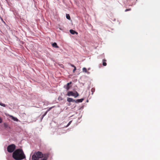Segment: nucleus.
Masks as SVG:
<instances>
[{"label":"nucleus","mask_w":160,"mask_h":160,"mask_svg":"<svg viewBox=\"0 0 160 160\" xmlns=\"http://www.w3.org/2000/svg\"><path fill=\"white\" fill-rule=\"evenodd\" d=\"M12 157L16 160H22L26 158L24 152L21 149L15 150L12 153Z\"/></svg>","instance_id":"f257e3e1"},{"label":"nucleus","mask_w":160,"mask_h":160,"mask_svg":"<svg viewBox=\"0 0 160 160\" xmlns=\"http://www.w3.org/2000/svg\"><path fill=\"white\" fill-rule=\"evenodd\" d=\"M43 155L42 153L39 151L34 153L32 156V160H38L39 158H42Z\"/></svg>","instance_id":"f03ea898"},{"label":"nucleus","mask_w":160,"mask_h":160,"mask_svg":"<svg viewBox=\"0 0 160 160\" xmlns=\"http://www.w3.org/2000/svg\"><path fill=\"white\" fill-rule=\"evenodd\" d=\"M16 148V146L14 144H11L8 146L7 149V151L10 153L13 152Z\"/></svg>","instance_id":"7ed1b4c3"},{"label":"nucleus","mask_w":160,"mask_h":160,"mask_svg":"<svg viewBox=\"0 0 160 160\" xmlns=\"http://www.w3.org/2000/svg\"><path fill=\"white\" fill-rule=\"evenodd\" d=\"M67 95L68 96H73L75 98H76L78 96L79 94L76 91L75 93L72 91H68L67 93Z\"/></svg>","instance_id":"20e7f679"},{"label":"nucleus","mask_w":160,"mask_h":160,"mask_svg":"<svg viewBox=\"0 0 160 160\" xmlns=\"http://www.w3.org/2000/svg\"><path fill=\"white\" fill-rule=\"evenodd\" d=\"M72 83V82H70L69 83H67L66 85H64L63 88L66 89L67 91L68 90L72 87L71 84Z\"/></svg>","instance_id":"39448f33"},{"label":"nucleus","mask_w":160,"mask_h":160,"mask_svg":"<svg viewBox=\"0 0 160 160\" xmlns=\"http://www.w3.org/2000/svg\"><path fill=\"white\" fill-rule=\"evenodd\" d=\"M67 101L69 102H75V100L73 99V98H67Z\"/></svg>","instance_id":"423d86ee"},{"label":"nucleus","mask_w":160,"mask_h":160,"mask_svg":"<svg viewBox=\"0 0 160 160\" xmlns=\"http://www.w3.org/2000/svg\"><path fill=\"white\" fill-rule=\"evenodd\" d=\"M84 100L83 98H81L80 99H78L76 100H75V102L76 103L82 102Z\"/></svg>","instance_id":"0eeeda50"},{"label":"nucleus","mask_w":160,"mask_h":160,"mask_svg":"<svg viewBox=\"0 0 160 160\" xmlns=\"http://www.w3.org/2000/svg\"><path fill=\"white\" fill-rule=\"evenodd\" d=\"M70 32L71 34L73 35L74 34H78V33L77 32H76L75 31L72 29L70 30Z\"/></svg>","instance_id":"6e6552de"},{"label":"nucleus","mask_w":160,"mask_h":160,"mask_svg":"<svg viewBox=\"0 0 160 160\" xmlns=\"http://www.w3.org/2000/svg\"><path fill=\"white\" fill-rule=\"evenodd\" d=\"M53 47L56 48H58V46L57 45L56 42H54L52 44Z\"/></svg>","instance_id":"1a4fd4ad"},{"label":"nucleus","mask_w":160,"mask_h":160,"mask_svg":"<svg viewBox=\"0 0 160 160\" xmlns=\"http://www.w3.org/2000/svg\"><path fill=\"white\" fill-rule=\"evenodd\" d=\"M4 127L5 128H10L9 126H8V124H7V123H4Z\"/></svg>","instance_id":"9d476101"},{"label":"nucleus","mask_w":160,"mask_h":160,"mask_svg":"<svg viewBox=\"0 0 160 160\" xmlns=\"http://www.w3.org/2000/svg\"><path fill=\"white\" fill-rule=\"evenodd\" d=\"M54 106L48 108L46 112L47 113L48 112L50 111L52 108H54Z\"/></svg>","instance_id":"9b49d317"},{"label":"nucleus","mask_w":160,"mask_h":160,"mask_svg":"<svg viewBox=\"0 0 160 160\" xmlns=\"http://www.w3.org/2000/svg\"><path fill=\"white\" fill-rule=\"evenodd\" d=\"M66 17L67 19L70 20V17L69 15L68 14H66Z\"/></svg>","instance_id":"f8f14e48"},{"label":"nucleus","mask_w":160,"mask_h":160,"mask_svg":"<svg viewBox=\"0 0 160 160\" xmlns=\"http://www.w3.org/2000/svg\"><path fill=\"white\" fill-rule=\"evenodd\" d=\"M82 71L84 72H85V73L87 72V69L85 68H82Z\"/></svg>","instance_id":"ddd939ff"},{"label":"nucleus","mask_w":160,"mask_h":160,"mask_svg":"<svg viewBox=\"0 0 160 160\" xmlns=\"http://www.w3.org/2000/svg\"><path fill=\"white\" fill-rule=\"evenodd\" d=\"M72 122V121H70L68 123V124L67 125V126H66V127H68L71 123V122Z\"/></svg>","instance_id":"4468645a"},{"label":"nucleus","mask_w":160,"mask_h":160,"mask_svg":"<svg viewBox=\"0 0 160 160\" xmlns=\"http://www.w3.org/2000/svg\"><path fill=\"white\" fill-rule=\"evenodd\" d=\"M0 105L4 107H5L6 106V105L5 104L2 103H0Z\"/></svg>","instance_id":"2eb2a0df"},{"label":"nucleus","mask_w":160,"mask_h":160,"mask_svg":"<svg viewBox=\"0 0 160 160\" xmlns=\"http://www.w3.org/2000/svg\"><path fill=\"white\" fill-rule=\"evenodd\" d=\"M12 119L15 121H17L18 120V119L17 118L14 117H13Z\"/></svg>","instance_id":"dca6fc26"},{"label":"nucleus","mask_w":160,"mask_h":160,"mask_svg":"<svg viewBox=\"0 0 160 160\" xmlns=\"http://www.w3.org/2000/svg\"><path fill=\"white\" fill-rule=\"evenodd\" d=\"M47 112H46L42 116V118L46 115Z\"/></svg>","instance_id":"f3484780"},{"label":"nucleus","mask_w":160,"mask_h":160,"mask_svg":"<svg viewBox=\"0 0 160 160\" xmlns=\"http://www.w3.org/2000/svg\"><path fill=\"white\" fill-rule=\"evenodd\" d=\"M102 65L104 66H106L107 65V63L106 62H103L102 63Z\"/></svg>","instance_id":"a211bd4d"},{"label":"nucleus","mask_w":160,"mask_h":160,"mask_svg":"<svg viewBox=\"0 0 160 160\" xmlns=\"http://www.w3.org/2000/svg\"><path fill=\"white\" fill-rule=\"evenodd\" d=\"M91 91L93 92H94L95 91V89L94 88H92V89H91Z\"/></svg>","instance_id":"6ab92c4d"},{"label":"nucleus","mask_w":160,"mask_h":160,"mask_svg":"<svg viewBox=\"0 0 160 160\" xmlns=\"http://www.w3.org/2000/svg\"><path fill=\"white\" fill-rule=\"evenodd\" d=\"M131 10V9H126L125 10V12H127L128 11H130Z\"/></svg>","instance_id":"aec40b11"},{"label":"nucleus","mask_w":160,"mask_h":160,"mask_svg":"<svg viewBox=\"0 0 160 160\" xmlns=\"http://www.w3.org/2000/svg\"><path fill=\"white\" fill-rule=\"evenodd\" d=\"M76 70V67H75L74 68V69H73V72H74Z\"/></svg>","instance_id":"412c9836"},{"label":"nucleus","mask_w":160,"mask_h":160,"mask_svg":"<svg viewBox=\"0 0 160 160\" xmlns=\"http://www.w3.org/2000/svg\"><path fill=\"white\" fill-rule=\"evenodd\" d=\"M71 66L72 67H74V68L75 67V66L74 65H73V64H71Z\"/></svg>","instance_id":"4be33fe9"},{"label":"nucleus","mask_w":160,"mask_h":160,"mask_svg":"<svg viewBox=\"0 0 160 160\" xmlns=\"http://www.w3.org/2000/svg\"><path fill=\"white\" fill-rule=\"evenodd\" d=\"M2 119L0 117V123H2Z\"/></svg>","instance_id":"5701e85b"},{"label":"nucleus","mask_w":160,"mask_h":160,"mask_svg":"<svg viewBox=\"0 0 160 160\" xmlns=\"http://www.w3.org/2000/svg\"><path fill=\"white\" fill-rule=\"evenodd\" d=\"M86 73H87L88 74H90V72H89L88 71H87V72H86Z\"/></svg>","instance_id":"b1692460"},{"label":"nucleus","mask_w":160,"mask_h":160,"mask_svg":"<svg viewBox=\"0 0 160 160\" xmlns=\"http://www.w3.org/2000/svg\"><path fill=\"white\" fill-rule=\"evenodd\" d=\"M42 160H47L45 158H43L42 159Z\"/></svg>","instance_id":"393cba45"},{"label":"nucleus","mask_w":160,"mask_h":160,"mask_svg":"<svg viewBox=\"0 0 160 160\" xmlns=\"http://www.w3.org/2000/svg\"><path fill=\"white\" fill-rule=\"evenodd\" d=\"M106 61V60H103V61Z\"/></svg>","instance_id":"a878e982"},{"label":"nucleus","mask_w":160,"mask_h":160,"mask_svg":"<svg viewBox=\"0 0 160 160\" xmlns=\"http://www.w3.org/2000/svg\"><path fill=\"white\" fill-rule=\"evenodd\" d=\"M89 69H90V68H88V70H89Z\"/></svg>","instance_id":"bb28decb"}]
</instances>
